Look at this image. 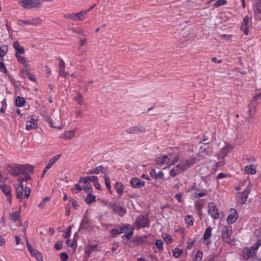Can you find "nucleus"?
Segmentation results:
<instances>
[{
    "instance_id": "46",
    "label": "nucleus",
    "mask_w": 261,
    "mask_h": 261,
    "mask_svg": "<svg viewBox=\"0 0 261 261\" xmlns=\"http://www.w3.org/2000/svg\"><path fill=\"white\" fill-rule=\"evenodd\" d=\"M182 253V250L178 248H175L173 250V255L177 258Z\"/></svg>"
},
{
    "instance_id": "11",
    "label": "nucleus",
    "mask_w": 261,
    "mask_h": 261,
    "mask_svg": "<svg viewBox=\"0 0 261 261\" xmlns=\"http://www.w3.org/2000/svg\"><path fill=\"white\" fill-rule=\"evenodd\" d=\"M255 253V251L253 249V247L251 248L246 247L245 248L242 252L243 257L247 260L250 258L252 257Z\"/></svg>"
},
{
    "instance_id": "42",
    "label": "nucleus",
    "mask_w": 261,
    "mask_h": 261,
    "mask_svg": "<svg viewBox=\"0 0 261 261\" xmlns=\"http://www.w3.org/2000/svg\"><path fill=\"white\" fill-rule=\"evenodd\" d=\"M228 152V149L226 147L223 148L219 153L218 154L217 156L218 158H223L225 156Z\"/></svg>"
},
{
    "instance_id": "8",
    "label": "nucleus",
    "mask_w": 261,
    "mask_h": 261,
    "mask_svg": "<svg viewBox=\"0 0 261 261\" xmlns=\"http://www.w3.org/2000/svg\"><path fill=\"white\" fill-rule=\"evenodd\" d=\"M136 224V228L138 229H139L142 227L148 226L149 225V222L147 217L145 216L139 217L137 219Z\"/></svg>"
},
{
    "instance_id": "22",
    "label": "nucleus",
    "mask_w": 261,
    "mask_h": 261,
    "mask_svg": "<svg viewBox=\"0 0 261 261\" xmlns=\"http://www.w3.org/2000/svg\"><path fill=\"white\" fill-rule=\"evenodd\" d=\"M248 17L247 16H245L244 19L242 23V24L241 25V30L245 34L247 35L248 34Z\"/></svg>"
},
{
    "instance_id": "16",
    "label": "nucleus",
    "mask_w": 261,
    "mask_h": 261,
    "mask_svg": "<svg viewBox=\"0 0 261 261\" xmlns=\"http://www.w3.org/2000/svg\"><path fill=\"white\" fill-rule=\"evenodd\" d=\"M0 189L3 192V193L8 197V200H11V188L10 186L7 185L5 183L0 184Z\"/></svg>"
},
{
    "instance_id": "44",
    "label": "nucleus",
    "mask_w": 261,
    "mask_h": 261,
    "mask_svg": "<svg viewBox=\"0 0 261 261\" xmlns=\"http://www.w3.org/2000/svg\"><path fill=\"white\" fill-rule=\"evenodd\" d=\"M16 57L18 60V61L21 63L23 65H25L26 63H27V60L25 58L22 57L19 54H18L17 53H16Z\"/></svg>"
},
{
    "instance_id": "56",
    "label": "nucleus",
    "mask_w": 261,
    "mask_h": 261,
    "mask_svg": "<svg viewBox=\"0 0 261 261\" xmlns=\"http://www.w3.org/2000/svg\"><path fill=\"white\" fill-rule=\"evenodd\" d=\"M60 256L62 261H66L68 258V254L64 252L61 253Z\"/></svg>"
},
{
    "instance_id": "41",
    "label": "nucleus",
    "mask_w": 261,
    "mask_h": 261,
    "mask_svg": "<svg viewBox=\"0 0 261 261\" xmlns=\"http://www.w3.org/2000/svg\"><path fill=\"white\" fill-rule=\"evenodd\" d=\"M185 221L186 223L190 226H192L193 225V218L190 215L186 216L185 217Z\"/></svg>"
},
{
    "instance_id": "32",
    "label": "nucleus",
    "mask_w": 261,
    "mask_h": 261,
    "mask_svg": "<svg viewBox=\"0 0 261 261\" xmlns=\"http://www.w3.org/2000/svg\"><path fill=\"white\" fill-rule=\"evenodd\" d=\"M13 47L17 50L18 54H24L25 53L24 49L19 45L18 41H16L13 43Z\"/></svg>"
},
{
    "instance_id": "30",
    "label": "nucleus",
    "mask_w": 261,
    "mask_h": 261,
    "mask_svg": "<svg viewBox=\"0 0 261 261\" xmlns=\"http://www.w3.org/2000/svg\"><path fill=\"white\" fill-rule=\"evenodd\" d=\"M90 227V221L86 217H84L80 224V229H88Z\"/></svg>"
},
{
    "instance_id": "18",
    "label": "nucleus",
    "mask_w": 261,
    "mask_h": 261,
    "mask_svg": "<svg viewBox=\"0 0 261 261\" xmlns=\"http://www.w3.org/2000/svg\"><path fill=\"white\" fill-rule=\"evenodd\" d=\"M132 186L135 188H139L143 187L145 185L144 181L140 180L136 177H133L130 180Z\"/></svg>"
},
{
    "instance_id": "61",
    "label": "nucleus",
    "mask_w": 261,
    "mask_h": 261,
    "mask_svg": "<svg viewBox=\"0 0 261 261\" xmlns=\"http://www.w3.org/2000/svg\"><path fill=\"white\" fill-rule=\"evenodd\" d=\"M44 119L49 123L51 127H55V126L53 125L52 121H51V119L49 116H45Z\"/></svg>"
},
{
    "instance_id": "51",
    "label": "nucleus",
    "mask_w": 261,
    "mask_h": 261,
    "mask_svg": "<svg viewBox=\"0 0 261 261\" xmlns=\"http://www.w3.org/2000/svg\"><path fill=\"white\" fill-rule=\"evenodd\" d=\"M202 252L200 251H198L196 252L195 257L196 261H201L202 258Z\"/></svg>"
},
{
    "instance_id": "25",
    "label": "nucleus",
    "mask_w": 261,
    "mask_h": 261,
    "mask_svg": "<svg viewBox=\"0 0 261 261\" xmlns=\"http://www.w3.org/2000/svg\"><path fill=\"white\" fill-rule=\"evenodd\" d=\"M20 208L18 211H15L9 213V217L11 221L13 222H16L17 220H19L20 217Z\"/></svg>"
},
{
    "instance_id": "34",
    "label": "nucleus",
    "mask_w": 261,
    "mask_h": 261,
    "mask_svg": "<svg viewBox=\"0 0 261 261\" xmlns=\"http://www.w3.org/2000/svg\"><path fill=\"white\" fill-rule=\"evenodd\" d=\"M97 245L96 244L89 245L86 248L85 253L89 256L91 253H92L93 251L97 248Z\"/></svg>"
},
{
    "instance_id": "43",
    "label": "nucleus",
    "mask_w": 261,
    "mask_h": 261,
    "mask_svg": "<svg viewBox=\"0 0 261 261\" xmlns=\"http://www.w3.org/2000/svg\"><path fill=\"white\" fill-rule=\"evenodd\" d=\"M228 152V149L226 147L223 148L219 153L218 154L217 156L218 158H223L225 156Z\"/></svg>"
},
{
    "instance_id": "19",
    "label": "nucleus",
    "mask_w": 261,
    "mask_h": 261,
    "mask_svg": "<svg viewBox=\"0 0 261 261\" xmlns=\"http://www.w3.org/2000/svg\"><path fill=\"white\" fill-rule=\"evenodd\" d=\"M213 149L212 147L208 146L198 153V156H201L203 158H206L207 156L211 155Z\"/></svg>"
},
{
    "instance_id": "35",
    "label": "nucleus",
    "mask_w": 261,
    "mask_h": 261,
    "mask_svg": "<svg viewBox=\"0 0 261 261\" xmlns=\"http://www.w3.org/2000/svg\"><path fill=\"white\" fill-rule=\"evenodd\" d=\"M60 156V155H57L54 156L53 158H51L49 160L48 164L47 165V166L46 167V168L48 169L49 168H50L51 167V166L56 163V162L59 160Z\"/></svg>"
},
{
    "instance_id": "64",
    "label": "nucleus",
    "mask_w": 261,
    "mask_h": 261,
    "mask_svg": "<svg viewBox=\"0 0 261 261\" xmlns=\"http://www.w3.org/2000/svg\"><path fill=\"white\" fill-rule=\"evenodd\" d=\"M260 245H261V238H260L259 240H258L257 242H256V243L255 244V246L254 247H253V249L255 250V251H256L260 246Z\"/></svg>"
},
{
    "instance_id": "3",
    "label": "nucleus",
    "mask_w": 261,
    "mask_h": 261,
    "mask_svg": "<svg viewBox=\"0 0 261 261\" xmlns=\"http://www.w3.org/2000/svg\"><path fill=\"white\" fill-rule=\"evenodd\" d=\"M251 187V186L248 185L243 192L238 193L237 199L239 204L243 205L245 203L248 198V195L250 192Z\"/></svg>"
},
{
    "instance_id": "54",
    "label": "nucleus",
    "mask_w": 261,
    "mask_h": 261,
    "mask_svg": "<svg viewBox=\"0 0 261 261\" xmlns=\"http://www.w3.org/2000/svg\"><path fill=\"white\" fill-rule=\"evenodd\" d=\"M82 189L81 186L79 184H76L75 185V187L72 189V191L74 193H78L82 190Z\"/></svg>"
},
{
    "instance_id": "1",
    "label": "nucleus",
    "mask_w": 261,
    "mask_h": 261,
    "mask_svg": "<svg viewBox=\"0 0 261 261\" xmlns=\"http://www.w3.org/2000/svg\"><path fill=\"white\" fill-rule=\"evenodd\" d=\"M7 171L9 173L14 176H18L26 172H33V168L29 165L15 164L9 165L7 168Z\"/></svg>"
},
{
    "instance_id": "47",
    "label": "nucleus",
    "mask_w": 261,
    "mask_h": 261,
    "mask_svg": "<svg viewBox=\"0 0 261 261\" xmlns=\"http://www.w3.org/2000/svg\"><path fill=\"white\" fill-rule=\"evenodd\" d=\"M163 244L164 243L161 240H156L155 241V245L160 250L163 249Z\"/></svg>"
},
{
    "instance_id": "45",
    "label": "nucleus",
    "mask_w": 261,
    "mask_h": 261,
    "mask_svg": "<svg viewBox=\"0 0 261 261\" xmlns=\"http://www.w3.org/2000/svg\"><path fill=\"white\" fill-rule=\"evenodd\" d=\"M29 172H26V173L25 174H22V175H24V178H19L18 179V181H20V183H22V181H27L28 180L30 179H31V177H30V174L28 173Z\"/></svg>"
},
{
    "instance_id": "5",
    "label": "nucleus",
    "mask_w": 261,
    "mask_h": 261,
    "mask_svg": "<svg viewBox=\"0 0 261 261\" xmlns=\"http://www.w3.org/2000/svg\"><path fill=\"white\" fill-rule=\"evenodd\" d=\"M42 22V21L40 17H34L30 20H18V24L20 26H24L25 25L37 26L40 25Z\"/></svg>"
},
{
    "instance_id": "17",
    "label": "nucleus",
    "mask_w": 261,
    "mask_h": 261,
    "mask_svg": "<svg viewBox=\"0 0 261 261\" xmlns=\"http://www.w3.org/2000/svg\"><path fill=\"white\" fill-rule=\"evenodd\" d=\"M145 129L144 127L141 126H134L129 127L127 130L128 134H137L139 133H144Z\"/></svg>"
},
{
    "instance_id": "14",
    "label": "nucleus",
    "mask_w": 261,
    "mask_h": 261,
    "mask_svg": "<svg viewBox=\"0 0 261 261\" xmlns=\"http://www.w3.org/2000/svg\"><path fill=\"white\" fill-rule=\"evenodd\" d=\"M37 125V121L32 116H29L28 118L25 128L30 130L36 128Z\"/></svg>"
},
{
    "instance_id": "10",
    "label": "nucleus",
    "mask_w": 261,
    "mask_h": 261,
    "mask_svg": "<svg viewBox=\"0 0 261 261\" xmlns=\"http://www.w3.org/2000/svg\"><path fill=\"white\" fill-rule=\"evenodd\" d=\"M238 218V215L236 210L231 208L227 218V222L230 224H233L237 221Z\"/></svg>"
},
{
    "instance_id": "7",
    "label": "nucleus",
    "mask_w": 261,
    "mask_h": 261,
    "mask_svg": "<svg viewBox=\"0 0 261 261\" xmlns=\"http://www.w3.org/2000/svg\"><path fill=\"white\" fill-rule=\"evenodd\" d=\"M171 159V154L168 155H163L156 158L155 160V163L158 166H162L169 163Z\"/></svg>"
},
{
    "instance_id": "50",
    "label": "nucleus",
    "mask_w": 261,
    "mask_h": 261,
    "mask_svg": "<svg viewBox=\"0 0 261 261\" xmlns=\"http://www.w3.org/2000/svg\"><path fill=\"white\" fill-rule=\"evenodd\" d=\"M179 155L176 154L174 156H173L171 154V159L170 160L171 165L175 164L179 160Z\"/></svg>"
},
{
    "instance_id": "26",
    "label": "nucleus",
    "mask_w": 261,
    "mask_h": 261,
    "mask_svg": "<svg viewBox=\"0 0 261 261\" xmlns=\"http://www.w3.org/2000/svg\"><path fill=\"white\" fill-rule=\"evenodd\" d=\"M146 238L147 236H138L134 238L132 242L135 244V245H138L145 243Z\"/></svg>"
},
{
    "instance_id": "40",
    "label": "nucleus",
    "mask_w": 261,
    "mask_h": 261,
    "mask_svg": "<svg viewBox=\"0 0 261 261\" xmlns=\"http://www.w3.org/2000/svg\"><path fill=\"white\" fill-rule=\"evenodd\" d=\"M106 169L102 166H99L94 169V174H98L99 173H106Z\"/></svg>"
},
{
    "instance_id": "21",
    "label": "nucleus",
    "mask_w": 261,
    "mask_h": 261,
    "mask_svg": "<svg viewBox=\"0 0 261 261\" xmlns=\"http://www.w3.org/2000/svg\"><path fill=\"white\" fill-rule=\"evenodd\" d=\"M59 66L60 75L65 77L68 73L65 72V64L62 59H59Z\"/></svg>"
},
{
    "instance_id": "24",
    "label": "nucleus",
    "mask_w": 261,
    "mask_h": 261,
    "mask_svg": "<svg viewBox=\"0 0 261 261\" xmlns=\"http://www.w3.org/2000/svg\"><path fill=\"white\" fill-rule=\"evenodd\" d=\"M23 191V184L21 182L16 188V195L17 199H20L22 197Z\"/></svg>"
},
{
    "instance_id": "33",
    "label": "nucleus",
    "mask_w": 261,
    "mask_h": 261,
    "mask_svg": "<svg viewBox=\"0 0 261 261\" xmlns=\"http://www.w3.org/2000/svg\"><path fill=\"white\" fill-rule=\"evenodd\" d=\"M115 188L117 193L119 195H122L123 193V186L121 182H117L115 185Z\"/></svg>"
},
{
    "instance_id": "29",
    "label": "nucleus",
    "mask_w": 261,
    "mask_h": 261,
    "mask_svg": "<svg viewBox=\"0 0 261 261\" xmlns=\"http://www.w3.org/2000/svg\"><path fill=\"white\" fill-rule=\"evenodd\" d=\"M244 173L246 174H254L256 173L255 167L252 165H247L244 167Z\"/></svg>"
},
{
    "instance_id": "13",
    "label": "nucleus",
    "mask_w": 261,
    "mask_h": 261,
    "mask_svg": "<svg viewBox=\"0 0 261 261\" xmlns=\"http://www.w3.org/2000/svg\"><path fill=\"white\" fill-rule=\"evenodd\" d=\"M130 228V225L128 224H125L124 226L116 227L111 230V232L114 236L120 233L126 232V230Z\"/></svg>"
},
{
    "instance_id": "9",
    "label": "nucleus",
    "mask_w": 261,
    "mask_h": 261,
    "mask_svg": "<svg viewBox=\"0 0 261 261\" xmlns=\"http://www.w3.org/2000/svg\"><path fill=\"white\" fill-rule=\"evenodd\" d=\"M208 213L211 217L215 219H217L219 217V213L218 210L214 203H210L208 205Z\"/></svg>"
},
{
    "instance_id": "55",
    "label": "nucleus",
    "mask_w": 261,
    "mask_h": 261,
    "mask_svg": "<svg viewBox=\"0 0 261 261\" xmlns=\"http://www.w3.org/2000/svg\"><path fill=\"white\" fill-rule=\"evenodd\" d=\"M206 192L202 191L199 193H195L193 195V196L196 198H198L201 197L205 196L206 195Z\"/></svg>"
},
{
    "instance_id": "20",
    "label": "nucleus",
    "mask_w": 261,
    "mask_h": 261,
    "mask_svg": "<svg viewBox=\"0 0 261 261\" xmlns=\"http://www.w3.org/2000/svg\"><path fill=\"white\" fill-rule=\"evenodd\" d=\"M86 15V12H84V11H82L77 13H73L72 20L74 21L83 20L85 19Z\"/></svg>"
},
{
    "instance_id": "62",
    "label": "nucleus",
    "mask_w": 261,
    "mask_h": 261,
    "mask_svg": "<svg viewBox=\"0 0 261 261\" xmlns=\"http://www.w3.org/2000/svg\"><path fill=\"white\" fill-rule=\"evenodd\" d=\"M182 196V193H179L178 194H176L175 195V198H176V199L177 200V201L179 202H182V199H181Z\"/></svg>"
},
{
    "instance_id": "60",
    "label": "nucleus",
    "mask_w": 261,
    "mask_h": 261,
    "mask_svg": "<svg viewBox=\"0 0 261 261\" xmlns=\"http://www.w3.org/2000/svg\"><path fill=\"white\" fill-rule=\"evenodd\" d=\"M71 229H72L71 226H69L68 227V228L67 229V231L65 232V235L64 236V237L65 238H68L70 237V233H71Z\"/></svg>"
},
{
    "instance_id": "39",
    "label": "nucleus",
    "mask_w": 261,
    "mask_h": 261,
    "mask_svg": "<svg viewBox=\"0 0 261 261\" xmlns=\"http://www.w3.org/2000/svg\"><path fill=\"white\" fill-rule=\"evenodd\" d=\"M8 46L6 45H2L0 46V57L3 58L4 57L7 52Z\"/></svg>"
},
{
    "instance_id": "28",
    "label": "nucleus",
    "mask_w": 261,
    "mask_h": 261,
    "mask_svg": "<svg viewBox=\"0 0 261 261\" xmlns=\"http://www.w3.org/2000/svg\"><path fill=\"white\" fill-rule=\"evenodd\" d=\"M151 176L155 179H163L164 177V173L162 171H159L156 173L155 169H152L150 172Z\"/></svg>"
},
{
    "instance_id": "59",
    "label": "nucleus",
    "mask_w": 261,
    "mask_h": 261,
    "mask_svg": "<svg viewBox=\"0 0 261 261\" xmlns=\"http://www.w3.org/2000/svg\"><path fill=\"white\" fill-rule=\"evenodd\" d=\"M105 184L106 185L107 188L109 189H111V183H110V179L107 176L105 177Z\"/></svg>"
},
{
    "instance_id": "2",
    "label": "nucleus",
    "mask_w": 261,
    "mask_h": 261,
    "mask_svg": "<svg viewBox=\"0 0 261 261\" xmlns=\"http://www.w3.org/2000/svg\"><path fill=\"white\" fill-rule=\"evenodd\" d=\"M232 234V227L226 225L222 229V240L226 243L234 245V241L231 239Z\"/></svg>"
},
{
    "instance_id": "23",
    "label": "nucleus",
    "mask_w": 261,
    "mask_h": 261,
    "mask_svg": "<svg viewBox=\"0 0 261 261\" xmlns=\"http://www.w3.org/2000/svg\"><path fill=\"white\" fill-rule=\"evenodd\" d=\"M76 96L74 97V100L78 105H82L84 102V96L79 91H75Z\"/></svg>"
},
{
    "instance_id": "57",
    "label": "nucleus",
    "mask_w": 261,
    "mask_h": 261,
    "mask_svg": "<svg viewBox=\"0 0 261 261\" xmlns=\"http://www.w3.org/2000/svg\"><path fill=\"white\" fill-rule=\"evenodd\" d=\"M133 229L131 228L130 230L127 233L123 236H122V238L123 239H129L130 238V237L133 234Z\"/></svg>"
},
{
    "instance_id": "63",
    "label": "nucleus",
    "mask_w": 261,
    "mask_h": 261,
    "mask_svg": "<svg viewBox=\"0 0 261 261\" xmlns=\"http://www.w3.org/2000/svg\"><path fill=\"white\" fill-rule=\"evenodd\" d=\"M35 257L38 261H43V256L40 252H38L36 254Z\"/></svg>"
},
{
    "instance_id": "48",
    "label": "nucleus",
    "mask_w": 261,
    "mask_h": 261,
    "mask_svg": "<svg viewBox=\"0 0 261 261\" xmlns=\"http://www.w3.org/2000/svg\"><path fill=\"white\" fill-rule=\"evenodd\" d=\"M84 189L87 193H92V186L89 183L85 184Z\"/></svg>"
},
{
    "instance_id": "53",
    "label": "nucleus",
    "mask_w": 261,
    "mask_h": 261,
    "mask_svg": "<svg viewBox=\"0 0 261 261\" xmlns=\"http://www.w3.org/2000/svg\"><path fill=\"white\" fill-rule=\"evenodd\" d=\"M255 16L257 18L261 19V9L258 7L254 8Z\"/></svg>"
},
{
    "instance_id": "58",
    "label": "nucleus",
    "mask_w": 261,
    "mask_h": 261,
    "mask_svg": "<svg viewBox=\"0 0 261 261\" xmlns=\"http://www.w3.org/2000/svg\"><path fill=\"white\" fill-rule=\"evenodd\" d=\"M31 189L29 187H25L24 189V196L26 198H28L31 193Z\"/></svg>"
},
{
    "instance_id": "6",
    "label": "nucleus",
    "mask_w": 261,
    "mask_h": 261,
    "mask_svg": "<svg viewBox=\"0 0 261 261\" xmlns=\"http://www.w3.org/2000/svg\"><path fill=\"white\" fill-rule=\"evenodd\" d=\"M19 3L22 7L27 9L37 8L40 5V3L35 0H21Z\"/></svg>"
},
{
    "instance_id": "49",
    "label": "nucleus",
    "mask_w": 261,
    "mask_h": 261,
    "mask_svg": "<svg viewBox=\"0 0 261 261\" xmlns=\"http://www.w3.org/2000/svg\"><path fill=\"white\" fill-rule=\"evenodd\" d=\"M227 3L226 0H218L214 5V7L218 8L220 6L226 5Z\"/></svg>"
},
{
    "instance_id": "12",
    "label": "nucleus",
    "mask_w": 261,
    "mask_h": 261,
    "mask_svg": "<svg viewBox=\"0 0 261 261\" xmlns=\"http://www.w3.org/2000/svg\"><path fill=\"white\" fill-rule=\"evenodd\" d=\"M108 207L109 208L112 209L115 213L118 214L120 216H123L126 213V211L122 207L118 206L114 203H110L108 204Z\"/></svg>"
},
{
    "instance_id": "4",
    "label": "nucleus",
    "mask_w": 261,
    "mask_h": 261,
    "mask_svg": "<svg viewBox=\"0 0 261 261\" xmlns=\"http://www.w3.org/2000/svg\"><path fill=\"white\" fill-rule=\"evenodd\" d=\"M196 161V158H189L187 160L181 161L178 165L181 169V170L184 172L195 164Z\"/></svg>"
},
{
    "instance_id": "15",
    "label": "nucleus",
    "mask_w": 261,
    "mask_h": 261,
    "mask_svg": "<svg viewBox=\"0 0 261 261\" xmlns=\"http://www.w3.org/2000/svg\"><path fill=\"white\" fill-rule=\"evenodd\" d=\"M248 114L245 117L246 121L249 122L255 113L256 106L252 104L248 105Z\"/></svg>"
},
{
    "instance_id": "27",
    "label": "nucleus",
    "mask_w": 261,
    "mask_h": 261,
    "mask_svg": "<svg viewBox=\"0 0 261 261\" xmlns=\"http://www.w3.org/2000/svg\"><path fill=\"white\" fill-rule=\"evenodd\" d=\"M75 135V130H71L65 132L63 134L61 135L60 138L65 139H70L73 138Z\"/></svg>"
},
{
    "instance_id": "37",
    "label": "nucleus",
    "mask_w": 261,
    "mask_h": 261,
    "mask_svg": "<svg viewBox=\"0 0 261 261\" xmlns=\"http://www.w3.org/2000/svg\"><path fill=\"white\" fill-rule=\"evenodd\" d=\"M212 235V228L209 226L205 230L204 235H203V239L204 240H207Z\"/></svg>"
},
{
    "instance_id": "38",
    "label": "nucleus",
    "mask_w": 261,
    "mask_h": 261,
    "mask_svg": "<svg viewBox=\"0 0 261 261\" xmlns=\"http://www.w3.org/2000/svg\"><path fill=\"white\" fill-rule=\"evenodd\" d=\"M25 100L23 97L18 96L16 99V105L17 107H22L25 103Z\"/></svg>"
},
{
    "instance_id": "52",
    "label": "nucleus",
    "mask_w": 261,
    "mask_h": 261,
    "mask_svg": "<svg viewBox=\"0 0 261 261\" xmlns=\"http://www.w3.org/2000/svg\"><path fill=\"white\" fill-rule=\"evenodd\" d=\"M8 176L7 174H2L0 171V184L5 183V181L7 180Z\"/></svg>"
},
{
    "instance_id": "31",
    "label": "nucleus",
    "mask_w": 261,
    "mask_h": 261,
    "mask_svg": "<svg viewBox=\"0 0 261 261\" xmlns=\"http://www.w3.org/2000/svg\"><path fill=\"white\" fill-rule=\"evenodd\" d=\"M181 169L179 165L178 164L170 170V175L172 177H175L180 172H183Z\"/></svg>"
},
{
    "instance_id": "36",
    "label": "nucleus",
    "mask_w": 261,
    "mask_h": 261,
    "mask_svg": "<svg viewBox=\"0 0 261 261\" xmlns=\"http://www.w3.org/2000/svg\"><path fill=\"white\" fill-rule=\"evenodd\" d=\"M88 195L85 199V201L87 204H90L95 201L96 197L95 196L92 194V193H88Z\"/></svg>"
}]
</instances>
